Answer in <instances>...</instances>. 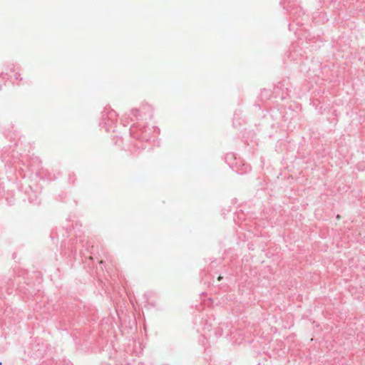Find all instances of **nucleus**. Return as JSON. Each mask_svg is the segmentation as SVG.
<instances>
[{
    "label": "nucleus",
    "mask_w": 365,
    "mask_h": 365,
    "mask_svg": "<svg viewBox=\"0 0 365 365\" xmlns=\"http://www.w3.org/2000/svg\"><path fill=\"white\" fill-rule=\"evenodd\" d=\"M290 18L292 19L293 24L297 26H302L304 24V18L307 19V16L303 9L297 5H289L287 8Z\"/></svg>",
    "instance_id": "obj_1"
},
{
    "label": "nucleus",
    "mask_w": 365,
    "mask_h": 365,
    "mask_svg": "<svg viewBox=\"0 0 365 365\" xmlns=\"http://www.w3.org/2000/svg\"><path fill=\"white\" fill-rule=\"evenodd\" d=\"M117 113L114 110L105 108L102 111V118L106 124L108 123L109 121L113 123L116 120Z\"/></svg>",
    "instance_id": "obj_2"
},
{
    "label": "nucleus",
    "mask_w": 365,
    "mask_h": 365,
    "mask_svg": "<svg viewBox=\"0 0 365 365\" xmlns=\"http://www.w3.org/2000/svg\"><path fill=\"white\" fill-rule=\"evenodd\" d=\"M140 110H143L141 113L144 117V120H150L153 118V108L150 105H143Z\"/></svg>",
    "instance_id": "obj_3"
},
{
    "label": "nucleus",
    "mask_w": 365,
    "mask_h": 365,
    "mask_svg": "<svg viewBox=\"0 0 365 365\" xmlns=\"http://www.w3.org/2000/svg\"><path fill=\"white\" fill-rule=\"evenodd\" d=\"M143 110H140V109H132L130 110V114L128 115V117L130 118L131 120H144V117L142 114Z\"/></svg>",
    "instance_id": "obj_4"
},
{
    "label": "nucleus",
    "mask_w": 365,
    "mask_h": 365,
    "mask_svg": "<svg viewBox=\"0 0 365 365\" xmlns=\"http://www.w3.org/2000/svg\"><path fill=\"white\" fill-rule=\"evenodd\" d=\"M11 72L14 73V80H19L20 81H23V78H21V74L18 72H15L14 70H11Z\"/></svg>",
    "instance_id": "obj_5"
},
{
    "label": "nucleus",
    "mask_w": 365,
    "mask_h": 365,
    "mask_svg": "<svg viewBox=\"0 0 365 365\" xmlns=\"http://www.w3.org/2000/svg\"><path fill=\"white\" fill-rule=\"evenodd\" d=\"M332 2V0H320V3L322 4V5L327 6L329 4Z\"/></svg>",
    "instance_id": "obj_6"
},
{
    "label": "nucleus",
    "mask_w": 365,
    "mask_h": 365,
    "mask_svg": "<svg viewBox=\"0 0 365 365\" xmlns=\"http://www.w3.org/2000/svg\"><path fill=\"white\" fill-rule=\"evenodd\" d=\"M292 26H293V24H289V31L292 30Z\"/></svg>",
    "instance_id": "obj_7"
},
{
    "label": "nucleus",
    "mask_w": 365,
    "mask_h": 365,
    "mask_svg": "<svg viewBox=\"0 0 365 365\" xmlns=\"http://www.w3.org/2000/svg\"><path fill=\"white\" fill-rule=\"evenodd\" d=\"M277 88H279V90H281L282 91H284L283 89L282 88V86H277Z\"/></svg>",
    "instance_id": "obj_8"
},
{
    "label": "nucleus",
    "mask_w": 365,
    "mask_h": 365,
    "mask_svg": "<svg viewBox=\"0 0 365 365\" xmlns=\"http://www.w3.org/2000/svg\"><path fill=\"white\" fill-rule=\"evenodd\" d=\"M336 218H337V219H339V218H340V215H336Z\"/></svg>",
    "instance_id": "obj_9"
},
{
    "label": "nucleus",
    "mask_w": 365,
    "mask_h": 365,
    "mask_svg": "<svg viewBox=\"0 0 365 365\" xmlns=\"http://www.w3.org/2000/svg\"><path fill=\"white\" fill-rule=\"evenodd\" d=\"M261 91H266V89L263 88V90H262Z\"/></svg>",
    "instance_id": "obj_10"
},
{
    "label": "nucleus",
    "mask_w": 365,
    "mask_h": 365,
    "mask_svg": "<svg viewBox=\"0 0 365 365\" xmlns=\"http://www.w3.org/2000/svg\"><path fill=\"white\" fill-rule=\"evenodd\" d=\"M221 278H222V277L220 276V277H218V280H220V279H221Z\"/></svg>",
    "instance_id": "obj_11"
}]
</instances>
